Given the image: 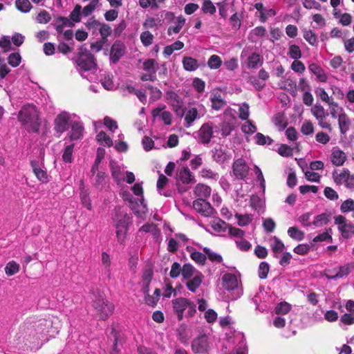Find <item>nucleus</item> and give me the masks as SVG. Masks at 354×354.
Masks as SVG:
<instances>
[{"mask_svg":"<svg viewBox=\"0 0 354 354\" xmlns=\"http://www.w3.org/2000/svg\"><path fill=\"white\" fill-rule=\"evenodd\" d=\"M210 100L212 107L215 110L221 109L225 104V102L223 100L221 93L218 91H214L211 93Z\"/></svg>","mask_w":354,"mask_h":354,"instance_id":"obj_32","label":"nucleus"},{"mask_svg":"<svg viewBox=\"0 0 354 354\" xmlns=\"http://www.w3.org/2000/svg\"><path fill=\"white\" fill-rule=\"evenodd\" d=\"M279 86L280 88L289 91L291 93L295 95L297 91V83L295 80L290 78H285L281 80Z\"/></svg>","mask_w":354,"mask_h":354,"instance_id":"obj_34","label":"nucleus"},{"mask_svg":"<svg viewBox=\"0 0 354 354\" xmlns=\"http://www.w3.org/2000/svg\"><path fill=\"white\" fill-rule=\"evenodd\" d=\"M125 47L120 42H115L111 48L110 59L113 62H117L124 54Z\"/></svg>","mask_w":354,"mask_h":354,"instance_id":"obj_24","label":"nucleus"},{"mask_svg":"<svg viewBox=\"0 0 354 354\" xmlns=\"http://www.w3.org/2000/svg\"><path fill=\"white\" fill-rule=\"evenodd\" d=\"M239 280L237 277L231 273H226L223 276L222 285L227 290H232L238 288Z\"/></svg>","mask_w":354,"mask_h":354,"instance_id":"obj_19","label":"nucleus"},{"mask_svg":"<svg viewBox=\"0 0 354 354\" xmlns=\"http://www.w3.org/2000/svg\"><path fill=\"white\" fill-rule=\"evenodd\" d=\"M335 224L344 239H349L354 236V224L344 216L342 215L335 216Z\"/></svg>","mask_w":354,"mask_h":354,"instance_id":"obj_8","label":"nucleus"},{"mask_svg":"<svg viewBox=\"0 0 354 354\" xmlns=\"http://www.w3.org/2000/svg\"><path fill=\"white\" fill-rule=\"evenodd\" d=\"M158 68V62L153 59H148L144 61L142 64V68L147 73H150L156 75Z\"/></svg>","mask_w":354,"mask_h":354,"instance_id":"obj_38","label":"nucleus"},{"mask_svg":"<svg viewBox=\"0 0 354 354\" xmlns=\"http://www.w3.org/2000/svg\"><path fill=\"white\" fill-rule=\"evenodd\" d=\"M210 225L214 232L224 234L227 232L230 225L220 218H216L211 221Z\"/></svg>","mask_w":354,"mask_h":354,"instance_id":"obj_28","label":"nucleus"},{"mask_svg":"<svg viewBox=\"0 0 354 354\" xmlns=\"http://www.w3.org/2000/svg\"><path fill=\"white\" fill-rule=\"evenodd\" d=\"M75 67L80 75L89 82L95 81L97 64L94 56L82 45L80 48L75 59Z\"/></svg>","mask_w":354,"mask_h":354,"instance_id":"obj_1","label":"nucleus"},{"mask_svg":"<svg viewBox=\"0 0 354 354\" xmlns=\"http://www.w3.org/2000/svg\"><path fill=\"white\" fill-rule=\"evenodd\" d=\"M172 306L174 313L176 314L178 320L183 317L184 312L187 310V315L189 317L196 313V305L194 302L184 297H179L172 301Z\"/></svg>","mask_w":354,"mask_h":354,"instance_id":"obj_4","label":"nucleus"},{"mask_svg":"<svg viewBox=\"0 0 354 354\" xmlns=\"http://www.w3.org/2000/svg\"><path fill=\"white\" fill-rule=\"evenodd\" d=\"M76 118L75 114L67 111H62L56 116L54 120V130L58 133V137L71 127Z\"/></svg>","mask_w":354,"mask_h":354,"instance_id":"obj_6","label":"nucleus"},{"mask_svg":"<svg viewBox=\"0 0 354 354\" xmlns=\"http://www.w3.org/2000/svg\"><path fill=\"white\" fill-rule=\"evenodd\" d=\"M234 127L235 122L224 120L221 125V132L222 136H227L230 135L231 132L234 129Z\"/></svg>","mask_w":354,"mask_h":354,"instance_id":"obj_44","label":"nucleus"},{"mask_svg":"<svg viewBox=\"0 0 354 354\" xmlns=\"http://www.w3.org/2000/svg\"><path fill=\"white\" fill-rule=\"evenodd\" d=\"M130 208L138 218L145 219L148 209L144 198H138L133 204L130 205Z\"/></svg>","mask_w":354,"mask_h":354,"instance_id":"obj_17","label":"nucleus"},{"mask_svg":"<svg viewBox=\"0 0 354 354\" xmlns=\"http://www.w3.org/2000/svg\"><path fill=\"white\" fill-rule=\"evenodd\" d=\"M177 180L183 184H189L195 182L194 176L187 167H182L178 169Z\"/></svg>","mask_w":354,"mask_h":354,"instance_id":"obj_22","label":"nucleus"},{"mask_svg":"<svg viewBox=\"0 0 354 354\" xmlns=\"http://www.w3.org/2000/svg\"><path fill=\"white\" fill-rule=\"evenodd\" d=\"M213 136V126L211 123L203 124L196 133V138L203 144H208Z\"/></svg>","mask_w":354,"mask_h":354,"instance_id":"obj_11","label":"nucleus"},{"mask_svg":"<svg viewBox=\"0 0 354 354\" xmlns=\"http://www.w3.org/2000/svg\"><path fill=\"white\" fill-rule=\"evenodd\" d=\"M335 181L337 184H344L347 187L354 186V176L350 174L348 170H343L339 174H333Z\"/></svg>","mask_w":354,"mask_h":354,"instance_id":"obj_16","label":"nucleus"},{"mask_svg":"<svg viewBox=\"0 0 354 354\" xmlns=\"http://www.w3.org/2000/svg\"><path fill=\"white\" fill-rule=\"evenodd\" d=\"M151 114L154 118L160 117V118L164 122V123L166 125H169L171 124L172 115L171 113L169 111H165L162 112L161 109L156 108L152 111Z\"/></svg>","mask_w":354,"mask_h":354,"instance_id":"obj_33","label":"nucleus"},{"mask_svg":"<svg viewBox=\"0 0 354 354\" xmlns=\"http://www.w3.org/2000/svg\"><path fill=\"white\" fill-rule=\"evenodd\" d=\"M212 153L214 160L218 163H224L232 158L231 153L221 147L214 148Z\"/></svg>","mask_w":354,"mask_h":354,"instance_id":"obj_20","label":"nucleus"},{"mask_svg":"<svg viewBox=\"0 0 354 354\" xmlns=\"http://www.w3.org/2000/svg\"><path fill=\"white\" fill-rule=\"evenodd\" d=\"M329 222V215L326 213L320 214L314 217L312 226L320 227L326 225Z\"/></svg>","mask_w":354,"mask_h":354,"instance_id":"obj_42","label":"nucleus"},{"mask_svg":"<svg viewBox=\"0 0 354 354\" xmlns=\"http://www.w3.org/2000/svg\"><path fill=\"white\" fill-rule=\"evenodd\" d=\"M250 116V106L244 102L239 105V118L242 120H248Z\"/></svg>","mask_w":354,"mask_h":354,"instance_id":"obj_55","label":"nucleus"},{"mask_svg":"<svg viewBox=\"0 0 354 354\" xmlns=\"http://www.w3.org/2000/svg\"><path fill=\"white\" fill-rule=\"evenodd\" d=\"M183 67L186 71H193L198 68V64L196 59L191 57H185L183 60Z\"/></svg>","mask_w":354,"mask_h":354,"instance_id":"obj_45","label":"nucleus"},{"mask_svg":"<svg viewBox=\"0 0 354 354\" xmlns=\"http://www.w3.org/2000/svg\"><path fill=\"white\" fill-rule=\"evenodd\" d=\"M227 233L230 238L234 239V241L235 239H241L245 236V232L243 230L232 225H230Z\"/></svg>","mask_w":354,"mask_h":354,"instance_id":"obj_53","label":"nucleus"},{"mask_svg":"<svg viewBox=\"0 0 354 354\" xmlns=\"http://www.w3.org/2000/svg\"><path fill=\"white\" fill-rule=\"evenodd\" d=\"M15 6L19 11L24 13L29 12L32 8L29 0H16Z\"/></svg>","mask_w":354,"mask_h":354,"instance_id":"obj_51","label":"nucleus"},{"mask_svg":"<svg viewBox=\"0 0 354 354\" xmlns=\"http://www.w3.org/2000/svg\"><path fill=\"white\" fill-rule=\"evenodd\" d=\"M274 125L279 131H283L288 125V120L284 113H277L272 119Z\"/></svg>","mask_w":354,"mask_h":354,"instance_id":"obj_35","label":"nucleus"},{"mask_svg":"<svg viewBox=\"0 0 354 354\" xmlns=\"http://www.w3.org/2000/svg\"><path fill=\"white\" fill-rule=\"evenodd\" d=\"M111 219L115 229L117 241L120 244H124L132 223V216L128 214L124 207L118 206L113 209Z\"/></svg>","mask_w":354,"mask_h":354,"instance_id":"obj_2","label":"nucleus"},{"mask_svg":"<svg viewBox=\"0 0 354 354\" xmlns=\"http://www.w3.org/2000/svg\"><path fill=\"white\" fill-rule=\"evenodd\" d=\"M346 160L345 153L337 147L333 149L331 153V162L335 166L342 165Z\"/></svg>","mask_w":354,"mask_h":354,"instance_id":"obj_27","label":"nucleus"},{"mask_svg":"<svg viewBox=\"0 0 354 354\" xmlns=\"http://www.w3.org/2000/svg\"><path fill=\"white\" fill-rule=\"evenodd\" d=\"M211 188L205 184H197L194 189V194L198 199H204L209 198L211 194Z\"/></svg>","mask_w":354,"mask_h":354,"instance_id":"obj_26","label":"nucleus"},{"mask_svg":"<svg viewBox=\"0 0 354 354\" xmlns=\"http://www.w3.org/2000/svg\"><path fill=\"white\" fill-rule=\"evenodd\" d=\"M5 273L8 276H12L20 270V265L15 261H10L5 266Z\"/></svg>","mask_w":354,"mask_h":354,"instance_id":"obj_46","label":"nucleus"},{"mask_svg":"<svg viewBox=\"0 0 354 354\" xmlns=\"http://www.w3.org/2000/svg\"><path fill=\"white\" fill-rule=\"evenodd\" d=\"M328 105L329 106L330 114L333 118L336 119L345 113L344 108L334 100L328 104Z\"/></svg>","mask_w":354,"mask_h":354,"instance_id":"obj_36","label":"nucleus"},{"mask_svg":"<svg viewBox=\"0 0 354 354\" xmlns=\"http://www.w3.org/2000/svg\"><path fill=\"white\" fill-rule=\"evenodd\" d=\"M257 127L250 120H246L241 127L242 131L245 134H252L257 131Z\"/></svg>","mask_w":354,"mask_h":354,"instance_id":"obj_63","label":"nucleus"},{"mask_svg":"<svg viewBox=\"0 0 354 354\" xmlns=\"http://www.w3.org/2000/svg\"><path fill=\"white\" fill-rule=\"evenodd\" d=\"M147 90L149 91L150 100L154 102L159 100L162 96V92L160 89L153 87V86H146Z\"/></svg>","mask_w":354,"mask_h":354,"instance_id":"obj_57","label":"nucleus"},{"mask_svg":"<svg viewBox=\"0 0 354 354\" xmlns=\"http://www.w3.org/2000/svg\"><path fill=\"white\" fill-rule=\"evenodd\" d=\"M31 167L35 175L39 181L41 183H47L48 181L46 171L44 170L40 165H39L35 162H31Z\"/></svg>","mask_w":354,"mask_h":354,"instance_id":"obj_30","label":"nucleus"},{"mask_svg":"<svg viewBox=\"0 0 354 354\" xmlns=\"http://www.w3.org/2000/svg\"><path fill=\"white\" fill-rule=\"evenodd\" d=\"M162 25V20L159 17H147L143 23L145 29H151Z\"/></svg>","mask_w":354,"mask_h":354,"instance_id":"obj_48","label":"nucleus"},{"mask_svg":"<svg viewBox=\"0 0 354 354\" xmlns=\"http://www.w3.org/2000/svg\"><path fill=\"white\" fill-rule=\"evenodd\" d=\"M167 100L171 105L173 106L174 110L178 113H183V103L180 99L179 96L174 92L170 91L167 93Z\"/></svg>","mask_w":354,"mask_h":354,"instance_id":"obj_23","label":"nucleus"},{"mask_svg":"<svg viewBox=\"0 0 354 354\" xmlns=\"http://www.w3.org/2000/svg\"><path fill=\"white\" fill-rule=\"evenodd\" d=\"M194 209L204 216H209L213 213L210 204L204 199H196L193 202Z\"/></svg>","mask_w":354,"mask_h":354,"instance_id":"obj_15","label":"nucleus"},{"mask_svg":"<svg viewBox=\"0 0 354 354\" xmlns=\"http://www.w3.org/2000/svg\"><path fill=\"white\" fill-rule=\"evenodd\" d=\"M222 59L217 55H212L209 57L207 61V66L210 69L216 70L222 65Z\"/></svg>","mask_w":354,"mask_h":354,"instance_id":"obj_49","label":"nucleus"},{"mask_svg":"<svg viewBox=\"0 0 354 354\" xmlns=\"http://www.w3.org/2000/svg\"><path fill=\"white\" fill-rule=\"evenodd\" d=\"M111 175L118 185H120L124 181L131 184L135 181V176L131 171H124L123 167L116 165L114 162H110Z\"/></svg>","mask_w":354,"mask_h":354,"instance_id":"obj_7","label":"nucleus"},{"mask_svg":"<svg viewBox=\"0 0 354 354\" xmlns=\"http://www.w3.org/2000/svg\"><path fill=\"white\" fill-rule=\"evenodd\" d=\"M312 213L311 212H306L303 214H301L298 218V221L300 223V224L304 227H311L313 224L312 220Z\"/></svg>","mask_w":354,"mask_h":354,"instance_id":"obj_56","label":"nucleus"},{"mask_svg":"<svg viewBox=\"0 0 354 354\" xmlns=\"http://www.w3.org/2000/svg\"><path fill=\"white\" fill-rule=\"evenodd\" d=\"M203 278L204 276L201 272L196 273L194 277L187 279V282L185 283L186 287L189 291L195 292L201 285Z\"/></svg>","mask_w":354,"mask_h":354,"instance_id":"obj_25","label":"nucleus"},{"mask_svg":"<svg viewBox=\"0 0 354 354\" xmlns=\"http://www.w3.org/2000/svg\"><path fill=\"white\" fill-rule=\"evenodd\" d=\"M92 306L95 310L96 314L103 320L107 319L112 314L114 308L113 305L102 295L95 296Z\"/></svg>","mask_w":354,"mask_h":354,"instance_id":"obj_5","label":"nucleus"},{"mask_svg":"<svg viewBox=\"0 0 354 354\" xmlns=\"http://www.w3.org/2000/svg\"><path fill=\"white\" fill-rule=\"evenodd\" d=\"M311 113L318 122V125L324 129L332 131L331 124L326 120L328 115L325 109L320 104H316L311 108Z\"/></svg>","mask_w":354,"mask_h":354,"instance_id":"obj_9","label":"nucleus"},{"mask_svg":"<svg viewBox=\"0 0 354 354\" xmlns=\"http://www.w3.org/2000/svg\"><path fill=\"white\" fill-rule=\"evenodd\" d=\"M51 19V16L48 12L45 10H41L35 17V20L38 24H46L48 23Z\"/></svg>","mask_w":354,"mask_h":354,"instance_id":"obj_54","label":"nucleus"},{"mask_svg":"<svg viewBox=\"0 0 354 354\" xmlns=\"http://www.w3.org/2000/svg\"><path fill=\"white\" fill-rule=\"evenodd\" d=\"M96 139L99 142L104 146L111 147L113 145L111 138L104 131L98 133L96 136Z\"/></svg>","mask_w":354,"mask_h":354,"instance_id":"obj_59","label":"nucleus"},{"mask_svg":"<svg viewBox=\"0 0 354 354\" xmlns=\"http://www.w3.org/2000/svg\"><path fill=\"white\" fill-rule=\"evenodd\" d=\"M288 55L294 60L300 59L302 54L299 46L296 44L290 45Z\"/></svg>","mask_w":354,"mask_h":354,"instance_id":"obj_52","label":"nucleus"},{"mask_svg":"<svg viewBox=\"0 0 354 354\" xmlns=\"http://www.w3.org/2000/svg\"><path fill=\"white\" fill-rule=\"evenodd\" d=\"M55 28L58 32H62L64 27H72L73 23L66 17H58L55 20Z\"/></svg>","mask_w":354,"mask_h":354,"instance_id":"obj_41","label":"nucleus"},{"mask_svg":"<svg viewBox=\"0 0 354 354\" xmlns=\"http://www.w3.org/2000/svg\"><path fill=\"white\" fill-rule=\"evenodd\" d=\"M308 70L316 77L317 82L322 83L327 82L328 75L319 65L311 63L308 65Z\"/></svg>","mask_w":354,"mask_h":354,"instance_id":"obj_18","label":"nucleus"},{"mask_svg":"<svg viewBox=\"0 0 354 354\" xmlns=\"http://www.w3.org/2000/svg\"><path fill=\"white\" fill-rule=\"evenodd\" d=\"M70 127L71 129L68 133V137L71 140H79L83 137L84 127L76 119L72 122Z\"/></svg>","mask_w":354,"mask_h":354,"instance_id":"obj_21","label":"nucleus"},{"mask_svg":"<svg viewBox=\"0 0 354 354\" xmlns=\"http://www.w3.org/2000/svg\"><path fill=\"white\" fill-rule=\"evenodd\" d=\"M303 37L310 45L314 46L317 42V38L315 34L310 30H303Z\"/></svg>","mask_w":354,"mask_h":354,"instance_id":"obj_61","label":"nucleus"},{"mask_svg":"<svg viewBox=\"0 0 354 354\" xmlns=\"http://www.w3.org/2000/svg\"><path fill=\"white\" fill-rule=\"evenodd\" d=\"M315 95L321 100L322 102L327 104L334 100L332 96H329L328 93L323 87L318 86L315 89Z\"/></svg>","mask_w":354,"mask_h":354,"instance_id":"obj_40","label":"nucleus"},{"mask_svg":"<svg viewBox=\"0 0 354 354\" xmlns=\"http://www.w3.org/2000/svg\"><path fill=\"white\" fill-rule=\"evenodd\" d=\"M18 120L30 132H37L40 127V119L37 108L31 104L24 106L18 113Z\"/></svg>","mask_w":354,"mask_h":354,"instance_id":"obj_3","label":"nucleus"},{"mask_svg":"<svg viewBox=\"0 0 354 354\" xmlns=\"http://www.w3.org/2000/svg\"><path fill=\"white\" fill-rule=\"evenodd\" d=\"M106 175L104 172L97 171L93 179V184L96 187H103L106 184Z\"/></svg>","mask_w":354,"mask_h":354,"instance_id":"obj_60","label":"nucleus"},{"mask_svg":"<svg viewBox=\"0 0 354 354\" xmlns=\"http://www.w3.org/2000/svg\"><path fill=\"white\" fill-rule=\"evenodd\" d=\"M232 170L236 178L243 179L248 175L249 168L243 159L239 158L234 162Z\"/></svg>","mask_w":354,"mask_h":354,"instance_id":"obj_14","label":"nucleus"},{"mask_svg":"<svg viewBox=\"0 0 354 354\" xmlns=\"http://www.w3.org/2000/svg\"><path fill=\"white\" fill-rule=\"evenodd\" d=\"M80 200L82 205L88 210L92 209V204L88 193L84 189L80 192Z\"/></svg>","mask_w":354,"mask_h":354,"instance_id":"obj_58","label":"nucleus"},{"mask_svg":"<svg viewBox=\"0 0 354 354\" xmlns=\"http://www.w3.org/2000/svg\"><path fill=\"white\" fill-rule=\"evenodd\" d=\"M338 120V126L339 131L342 134H345L351 125V120L346 113H344L342 115L337 118Z\"/></svg>","mask_w":354,"mask_h":354,"instance_id":"obj_29","label":"nucleus"},{"mask_svg":"<svg viewBox=\"0 0 354 354\" xmlns=\"http://www.w3.org/2000/svg\"><path fill=\"white\" fill-rule=\"evenodd\" d=\"M205 113V109L201 104L198 105L196 107L190 108L185 116V127H190L195 120L203 116Z\"/></svg>","mask_w":354,"mask_h":354,"instance_id":"obj_10","label":"nucleus"},{"mask_svg":"<svg viewBox=\"0 0 354 354\" xmlns=\"http://www.w3.org/2000/svg\"><path fill=\"white\" fill-rule=\"evenodd\" d=\"M196 273H201V272L196 270L190 263H185L182 268V276L185 280L194 277Z\"/></svg>","mask_w":354,"mask_h":354,"instance_id":"obj_37","label":"nucleus"},{"mask_svg":"<svg viewBox=\"0 0 354 354\" xmlns=\"http://www.w3.org/2000/svg\"><path fill=\"white\" fill-rule=\"evenodd\" d=\"M287 233L290 238L297 241H302L304 239V232L297 227H290Z\"/></svg>","mask_w":354,"mask_h":354,"instance_id":"obj_47","label":"nucleus"},{"mask_svg":"<svg viewBox=\"0 0 354 354\" xmlns=\"http://www.w3.org/2000/svg\"><path fill=\"white\" fill-rule=\"evenodd\" d=\"M186 19L183 16H179L176 19V25L170 26L168 28V35H171L172 33L177 34L178 33L182 28L185 24Z\"/></svg>","mask_w":354,"mask_h":354,"instance_id":"obj_43","label":"nucleus"},{"mask_svg":"<svg viewBox=\"0 0 354 354\" xmlns=\"http://www.w3.org/2000/svg\"><path fill=\"white\" fill-rule=\"evenodd\" d=\"M270 246L274 253V257L276 258L278 257V254L281 253L285 248L283 243L276 236H273L270 239Z\"/></svg>","mask_w":354,"mask_h":354,"instance_id":"obj_31","label":"nucleus"},{"mask_svg":"<svg viewBox=\"0 0 354 354\" xmlns=\"http://www.w3.org/2000/svg\"><path fill=\"white\" fill-rule=\"evenodd\" d=\"M235 218L237 219V224L241 227L249 225L253 220V216L251 214H240L236 213Z\"/></svg>","mask_w":354,"mask_h":354,"instance_id":"obj_50","label":"nucleus"},{"mask_svg":"<svg viewBox=\"0 0 354 354\" xmlns=\"http://www.w3.org/2000/svg\"><path fill=\"white\" fill-rule=\"evenodd\" d=\"M247 57L246 65L248 68H256L263 64L261 56L256 53H252L248 55V49H243L241 57Z\"/></svg>","mask_w":354,"mask_h":354,"instance_id":"obj_13","label":"nucleus"},{"mask_svg":"<svg viewBox=\"0 0 354 354\" xmlns=\"http://www.w3.org/2000/svg\"><path fill=\"white\" fill-rule=\"evenodd\" d=\"M340 210L342 213H347L349 212H354V201L351 198H348L344 201L341 206Z\"/></svg>","mask_w":354,"mask_h":354,"instance_id":"obj_64","label":"nucleus"},{"mask_svg":"<svg viewBox=\"0 0 354 354\" xmlns=\"http://www.w3.org/2000/svg\"><path fill=\"white\" fill-rule=\"evenodd\" d=\"M291 309V306L288 303L283 301L278 304L274 309L277 315H286Z\"/></svg>","mask_w":354,"mask_h":354,"instance_id":"obj_62","label":"nucleus"},{"mask_svg":"<svg viewBox=\"0 0 354 354\" xmlns=\"http://www.w3.org/2000/svg\"><path fill=\"white\" fill-rule=\"evenodd\" d=\"M192 348L194 353H203L209 351L208 337L203 335L194 339L192 343Z\"/></svg>","mask_w":354,"mask_h":354,"instance_id":"obj_12","label":"nucleus"},{"mask_svg":"<svg viewBox=\"0 0 354 354\" xmlns=\"http://www.w3.org/2000/svg\"><path fill=\"white\" fill-rule=\"evenodd\" d=\"M92 24H93L95 26L98 27L99 26V31L100 33L101 37L102 39H106L109 36L111 35L112 30L110 26L106 24H101L98 21L93 20L91 22Z\"/></svg>","mask_w":354,"mask_h":354,"instance_id":"obj_39","label":"nucleus"}]
</instances>
